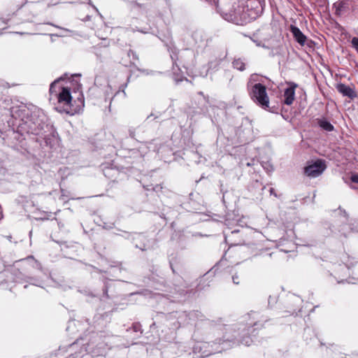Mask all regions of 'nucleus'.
<instances>
[{"label": "nucleus", "instance_id": "f257e3e1", "mask_svg": "<svg viewBox=\"0 0 358 358\" xmlns=\"http://www.w3.org/2000/svg\"><path fill=\"white\" fill-rule=\"evenodd\" d=\"M220 12L225 15V19L228 21L234 22L236 24H243L256 19L257 14L254 12H248L247 7L238 6L234 10H227L224 8H220Z\"/></svg>", "mask_w": 358, "mask_h": 358}, {"label": "nucleus", "instance_id": "f03ea898", "mask_svg": "<svg viewBox=\"0 0 358 358\" xmlns=\"http://www.w3.org/2000/svg\"><path fill=\"white\" fill-rule=\"evenodd\" d=\"M234 343L230 341H224L217 345L216 343L210 345L208 343L200 342L194 348L196 352L201 353V357H206L210 355L222 352L233 346Z\"/></svg>", "mask_w": 358, "mask_h": 358}, {"label": "nucleus", "instance_id": "7ed1b4c3", "mask_svg": "<svg viewBox=\"0 0 358 358\" xmlns=\"http://www.w3.org/2000/svg\"><path fill=\"white\" fill-rule=\"evenodd\" d=\"M251 99L259 106L266 109L269 106V98L266 87L260 83H255L249 91Z\"/></svg>", "mask_w": 358, "mask_h": 358}, {"label": "nucleus", "instance_id": "20e7f679", "mask_svg": "<svg viewBox=\"0 0 358 358\" xmlns=\"http://www.w3.org/2000/svg\"><path fill=\"white\" fill-rule=\"evenodd\" d=\"M61 79L62 78L57 79L51 83L50 87V99H52L55 96L59 103H62L64 106L68 107L72 99L69 89L68 87H62L60 91L56 90L57 84Z\"/></svg>", "mask_w": 358, "mask_h": 358}, {"label": "nucleus", "instance_id": "39448f33", "mask_svg": "<svg viewBox=\"0 0 358 358\" xmlns=\"http://www.w3.org/2000/svg\"><path fill=\"white\" fill-rule=\"evenodd\" d=\"M326 168L325 162L322 159H317L304 168V173L308 177L316 178L320 176Z\"/></svg>", "mask_w": 358, "mask_h": 358}, {"label": "nucleus", "instance_id": "423d86ee", "mask_svg": "<svg viewBox=\"0 0 358 358\" xmlns=\"http://www.w3.org/2000/svg\"><path fill=\"white\" fill-rule=\"evenodd\" d=\"M45 117L43 115L41 119L35 120H31L28 123V132L32 134L39 136L43 134L45 127H47L45 123Z\"/></svg>", "mask_w": 358, "mask_h": 358}, {"label": "nucleus", "instance_id": "0eeeda50", "mask_svg": "<svg viewBox=\"0 0 358 358\" xmlns=\"http://www.w3.org/2000/svg\"><path fill=\"white\" fill-rule=\"evenodd\" d=\"M297 87L296 84L292 83V85L287 88L284 92V103L286 105H291L292 104L293 101H294L295 98V89Z\"/></svg>", "mask_w": 358, "mask_h": 358}, {"label": "nucleus", "instance_id": "6e6552de", "mask_svg": "<svg viewBox=\"0 0 358 358\" xmlns=\"http://www.w3.org/2000/svg\"><path fill=\"white\" fill-rule=\"evenodd\" d=\"M290 31L297 43L301 46H304L306 41V36L301 32V31L295 26L292 25Z\"/></svg>", "mask_w": 358, "mask_h": 358}, {"label": "nucleus", "instance_id": "1a4fd4ad", "mask_svg": "<svg viewBox=\"0 0 358 358\" xmlns=\"http://www.w3.org/2000/svg\"><path fill=\"white\" fill-rule=\"evenodd\" d=\"M336 88L340 93L349 98L353 99L357 96L356 92L350 87L345 84L340 83L337 85Z\"/></svg>", "mask_w": 358, "mask_h": 358}, {"label": "nucleus", "instance_id": "9d476101", "mask_svg": "<svg viewBox=\"0 0 358 358\" xmlns=\"http://www.w3.org/2000/svg\"><path fill=\"white\" fill-rule=\"evenodd\" d=\"M350 2V0H343L335 3L336 13L337 15H341L343 12L349 8Z\"/></svg>", "mask_w": 358, "mask_h": 358}, {"label": "nucleus", "instance_id": "9b49d317", "mask_svg": "<svg viewBox=\"0 0 358 358\" xmlns=\"http://www.w3.org/2000/svg\"><path fill=\"white\" fill-rule=\"evenodd\" d=\"M318 124L321 128L327 131H331L334 130V126L327 120L322 119L318 121Z\"/></svg>", "mask_w": 358, "mask_h": 358}, {"label": "nucleus", "instance_id": "f8f14e48", "mask_svg": "<svg viewBox=\"0 0 358 358\" xmlns=\"http://www.w3.org/2000/svg\"><path fill=\"white\" fill-rule=\"evenodd\" d=\"M234 68L236 69L239 71H243L245 70V63L241 59H236L232 62Z\"/></svg>", "mask_w": 358, "mask_h": 358}, {"label": "nucleus", "instance_id": "ddd939ff", "mask_svg": "<svg viewBox=\"0 0 358 358\" xmlns=\"http://www.w3.org/2000/svg\"><path fill=\"white\" fill-rule=\"evenodd\" d=\"M259 76L256 73H253L250 76L249 83H253L259 81Z\"/></svg>", "mask_w": 358, "mask_h": 358}, {"label": "nucleus", "instance_id": "4468645a", "mask_svg": "<svg viewBox=\"0 0 358 358\" xmlns=\"http://www.w3.org/2000/svg\"><path fill=\"white\" fill-rule=\"evenodd\" d=\"M351 44L352 48L358 52V37H353L351 40Z\"/></svg>", "mask_w": 358, "mask_h": 358}, {"label": "nucleus", "instance_id": "2eb2a0df", "mask_svg": "<svg viewBox=\"0 0 358 358\" xmlns=\"http://www.w3.org/2000/svg\"><path fill=\"white\" fill-rule=\"evenodd\" d=\"M315 43L313 40L308 39L306 37V41L305 45H306L308 48H309L310 49H313L315 47Z\"/></svg>", "mask_w": 358, "mask_h": 358}, {"label": "nucleus", "instance_id": "dca6fc26", "mask_svg": "<svg viewBox=\"0 0 358 358\" xmlns=\"http://www.w3.org/2000/svg\"><path fill=\"white\" fill-rule=\"evenodd\" d=\"M128 56L129 57H132V58L134 59H136V60L138 59V57L136 53L134 51H133L132 50H129L128 51Z\"/></svg>", "mask_w": 358, "mask_h": 358}, {"label": "nucleus", "instance_id": "f3484780", "mask_svg": "<svg viewBox=\"0 0 358 358\" xmlns=\"http://www.w3.org/2000/svg\"><path fill=\"white\" fill-rule=\"evenodd\" d=\"M350 179L352 182L358 183V174H352Z\"/></svg>", "mask_w": 358, "mask_h": 358}, {"label": "nucleus", "instance_id": "a211bd4d", "mask_svg": "<svg viewBox=\"0 0 358 358\" xmlns=\"http://www.w3.org/2000/svg\"><path fill=\"white\" fill-rule=\"evenodd\" d=\"M238 279H239V277H238V275H234L232 276L233 282H234V284H236V285H238V284H239V280H238Z\"/></svg>", "mask_w": 358, "mask_h": 358}, {"label": "nucleus", "instance_id": "6ab92c4d", "mask_svg": "<svg viewBox=\"0 0 358 358\" xmlns=\"http://www.w3.org/2000/svg\"><path fill=\"white\" fill-rule=\"evenodd\" d=\"M241 343L245 345H250V343H251V339L250 338H247L241 341Z\"/></svg>", "mask_w": 358, "mask_h": 358}, {"label": "nucleus", "instance_id": "aec40b11", "mask_svg": "<svg viewBox=\"0 0 358 358\" xmlns=\"http://www.w3.org/2000/svg\"><path fill=\"white\" fill-rule=\"evenodd\" d=\"M255 325H257V322H250V323H248L247 324V331L249 332L250 330L249 329L251 328L252 327L255 326Z\"/></svg>", "mask_w": 358, "mask_h": 358}, {"label": "nucleus", "instance_id": "412c9836", "mask_svg": "<svg viewBox=\"0 0 358 358\" xmlns=\"http://www.w3.org/2000/svg\"><path fill=\"white\" fill-rule=\"evenodd\" d=\"M271 194H273L274 195L275 197H277V194L275 193L274 192V189L273 188H271L270 190H269Z\"/></svg>", "mask_w": 358, "mask_h": 358}, {"label": "nucleus", "instance_id": "4be33fe9", "mask_svg": "<svg viewBox=\"0 0 358 358\" xmlns=\"http://www.w3.org/2000/svg\"><path fill=\"white\" fill-rule=\"evenodd\" d=\"M251 316H252L253 320H255V319L257 317V314H256V313H251V314H250V315H249V317H250Z\"/></svg>", "mask_w": 358, "mask_h": 358}, {"label": "nucleus", "instance_id": "5701e85b", "mask_svg": "<svg viewBox=\"0 0 358 358\" xmlns=\"http://www.w3.org/2000/svg\"><path fill=\"white\" fill-rule=\"evenodd\" d=\"M144 148H147V145L145 144H143L141 147H140V149H144Z\"/></svg>", "mask_w": 358, "mask_h": 358}, {"label": "nucleus", "instance_id": "b1692460", "mask_svg": "<svg viewBox=\"0 0 358 358\" xmlns=\"http://www.w3.org/2000/svg\"><path fill=\"white\" fill-rule=\"evenodd\" d=\"M2 216H3V215H2V213H1V211L0 210V220L2 218Z\"/></svg>", "mask_w": 358, "mask_h": 358}, {"label": "nucleus", "instance_id": "393cba45", "mask_svg": "<svg viewBox=\"0 0 358 358\" xmlns=\"http://www.w3.org/2000/svg\"><path fill=\"white\" fill-rule=\"evenodd\" d=\"M33 259L32 256L28 257L27 259Z\"/></svg>", "mask_w": 358, "mask_h": 358}, {"label": "nucleus", "instance_id": "a878e982", "mask_svg": "<svg viewBox=\"0 0 358 358\" xmlns=\"http://www.w3.org/2000/svg\"><path fill=\"white\" fill-rule=\"evenodd\" d=\"M64 110L66 113H69V112L67 110V109H64Z\"/></svg>", "mask_w": 358, "mask_h": 358}]
</instances>
